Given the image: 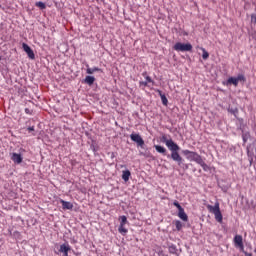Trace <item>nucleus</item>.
I'll return each mask as SVG.
<instances>
[{
	"instance_id": "obj_1",
	"label": "nucleus",
	"mask_w": 256,
	"mask_h": 256,
	"mask_svg": "<svg viewBox=\"0 0 256 256\" xmlns=\"http://www.w3.org/2000/svg\"><path fill=\"white\" fill-rule=\"evenodd\" d=\"M179 151H181V147L174 148L171 151L170 156H168V159H172L174 163H177L178 167L182 169V171H187L189 169V164L185 163V158L181 154H179Z\"/></svg>"
},
{
	"instance_id": "obj_2",
	"label": "nucleus",
	"mask_w": 256,
	"mask_h": 256,
	"mask_svg": "<svg viewBox=\"0 0 256 256\" xmlns=\"http://www.w3.org/2000/svg\"><path fill=\"white\" fill-rule=\"evenodd\" d=\"M172 49L174 51H178L181 53H185V52L193 53V45L189 42L187 43L176 42L172 47Z\"/></svg>"
},
{
	"instance_id": "obj_3",
	"label": "nucleus",
	"mask_w": 256,
	"mask_h": 256,
	"mask_svg": "<svg viewBox=\"0 0 256 256\" xmlns=\"http://www.w3.org/2000/svg\"><path fill=\"white\" fill-rule=\"evenodd\" d=\"M181 153L188 161H194L195 163H198L203 158L199 153L190 150H182Z\"/></svg>"
},
{
	"instance_id": "obj_4",
	"label": "nucleus",
	"mask_w": 256,
	"mask_h": 256,
	"mask_svg": "<svg viewBox=\"0 0 256 256\" xmlns=\"http://www.w3.org/2000/svg\"><path fill=\"white\" fill-rule=\"evenodd\" d=\"M207 208L209 209L210 213H213L215 215V219L216 221H218V223H223V214H221L219 203H215L214 206L208 205Z\"/></svg>"
},
{
	"instance_id": "obj_5",
	"label": "nucleus",
	"mask_w": 256,
	"mask_h": 256,
	"mask_svg": "<svg viewBox=\"0 0 256 256\" xmlns=\"http://www.w3.org/2000/svg\"><path fill=\"white\" fill-rule=\"evenodd\" d=\"M161 143H165L166 147H168L169 151H174V149H177L179 147V145L173 141V139H167L166 135H163L160 138Z\"/></svg>"
},
{
	"instance_id": "obj_6",
	"label": "nucleus",
	"mask_w": 256,
	"mask_h": 256,
	"mask_svg": "<svg viewBox=\"0 0 256 256\" xmlns=\"http://www.w3.org/2000/svg\"><path fill=\"white\" fill-rule=\"evenodd\" d=\"M130 139L134 143H136L137 147H140L142 149H146L147 145H145V140H143V137H141L137 133L130 134Z\"/></svg>"
},
{
	"instance_id": "obj_7",
	"label": "nucleus",
	"mask_w": 256,
	"mask_h": 256,
	"mask_svg": "<svg viewBox=\"0 0 256 256\" xmlns=\"http://www.w3.org/2000/svg\"><path fill=\"white\" fill-rule=\"evenodd\" d=\"M119 221H120V225L118 227V232L121 233L125 237V235H127V233H129V230H127V228H125V225H127V223H129V221L127 220V216H125V215L120 216Z\"/></svg>"
},
{
	"instance_id": "obj_8",
	"label": "nucleus",
	"mask_w": 256,
	"mask_h": 256,
	"mask_svg": "<svg viewBox=\"0 0 256 256\" xmlns=\"http://www.w3.org/2000/svg\"><path fill=\"white\" fill-rule=\"evenodd\" d=\"M239 81L245 82V76L238 75L237 77H230L226 81V85H234V87H237L239 85Z\"/></svg>"
},
{
	"instance_id": "obj_9",
	"label": "nucleus",
	"mask_w": 256,
	"mask_h": 256,
	"mask_svg": "<svg viewBox=\"0 0 256 256\" xmlns=\"http://www.w3.org/2000/svg\"><path fill=\"white\" fill-rule=\"evenodd\" d=\"M234 245L237 247L241 252H245V247L243 246V236L236 235L234 237Z\"/></svg>"
},
{
	"instance_id": "obj_10",
	"label": "nucleus",
	"mask_w": 256,
	"mask_h": 256,
	"mask_svg": "<svg viewBox=\"0 0 256 256\" xmlns=\"http://www.w3.org/2000/svg\"><path fill=\"white\" fill-rule=\"evenodd\" d=\"M22 49H23V51L26 52L29 59H35V52H33V49L31 48V46H29L27 43L23 42Z\"/></svg>"
},
{
	"instance_id": "obj_11",
	"label": "nucleus",
	"mask_w": 256,
	"mask_h": 256,
	"mask_svg": "<svg viewBox=\"0 0 256 256\" xmlns=\"http://www.w3.org/2000/svg\"><path fill=\"white\" fill-rule=\"evenodd\" d=\"M154 149L157 151V153H160V155H163L164 157H171V154L167 151V148L161 145H154Z\"/></svg>"
},
{
	"instance_id": "obj_12",
	"label": "nucleus",
	"mask_w": 256,
	"mask_h": 256,
	"mask_svg": "<svg viewBox=\"0 0 256 256\" xmlns=\"http://www.w3.org/2000/svg\"><path fill=\"white\" fill-rule=\"evenodd\" d=\"M11 155V161L15 163L16 165H21L23 163V155L13 152L10 154Z\"/></svg>"
},
{
	"instance_id": "obj_13",
	"label": "nucleus",
	"mask_w": 256,
	"mask_h": 256,
	"mask_svg": "<svg viewBox=\"0 0 256 256\" xmlns=\"http://www.w3.org/2000/svg\"><path fill=\"white\" fill-rule=\"evenodd\" d=\"M59 253H62V256H69V251H71V246L69 245V242L63 243L60 245Z\"/></svg>"
},
{
	"instance_id": "obj_14",
	"label": "nucleus",
	"mask_w": 256,
	"mask_h": 256,
	"mask_svg": "<svg viewBox=\"0 0 256 256\" xmlns=\"http://www.w3.org/2000/svg\"><path fill=\"white\" fill-rule=\"evenodd\" d=\"M95 76L92 75H87L85 77V79L82 80V83H84L85 85H88L89 87H93V85L95 84Z\"/></svg>"
},
{
	"instance_id": "obj_15",
	"label": "nucleus",
	"mask_w": 256,
	"mask_h": 256,
	"mask_svg": "<svg viewBox=\"0 0 256 256\" xmlns=\"http://www.w3.org/2000/svg\"><path fill=\"white\" fill-rule=\"evenodd\" d=\"M86 73L87 75H93V73H103V69L99 68V67H89V64H86Z\"/></svg>"
},
{
	"instance_id": "obj_16",
	"label": "nucleus",
	"mask_w": 256,
	"mask_h": 256,
	"mask_svg": "<svg viewBox=\"0 0 256 256\" xmlns=\"http://www.w3.org/2000/svg\"><path fill=\"white\" fill-rule=\"evenodd\" d=\"M60 203H61L62 209L64 211H71L73 209V203H71L69 201H65V200L61 199Z\"/></svg>"
},
{
	"instance_id": "obj_17",
	"label": "nucleus",
	"mask_w": 256,
	"mask_h": 256,
	"mask_svg": "<svg viewBox=\"0 0 256 256\" xmlns=\"http://www.w3.org/2000/svg\"><path fill=\"white\" fill-rule=\"evenodd\" d=\"M178 217L179 219H181V221H184V222L189 221V216L187 215V213H185V208L178 210Z\"/></svg>"
},
{
	"instance_id": "obj_18",
	"label": "nucleus",
	"mask_w": 256,
	"mask_h": 256,
	"mask_svg": "<svg viewBox=\"0 0 256 256\" xmlns=\"http://www.w3.org/2000/svg\"><path fill=\"white\" fill-rule=\"evenodd\" d=\"M157 93L160 96L162 105H165V107H167V105H169V100L167 99V96L161 90H157Z\"/></svg>"
},
{
	"instance_id": "obj_19",
	"label": "nucleus",
	"mask_w": 256,
	"mask_h": 256,
	"mask_svg": "<svg viewBox=\"0 0 256 256\" xmlns=\"http://www.w3.org/2000/svg\"><path fill=\"white\" fill-rule=\"evenodd\" d=\"M90 149L91 151H93L94 155H97V151H99V145H97V140L91 141Z\"/></svg>"
},
{
	"instance_id": "obj_20",
	"label": "nucleus",
	"mask_w": 256,
	"mask_h": 256,
	"mask_svg": "<svg viewBox=\"0 0 256 256\" xmlns=\"http://www.w3.org/2000/svg\"><path fill=\"white\" fill-rule=\"evenodd\" d=\"M130 177H131V171L129 169L122 171V179L125 183L129 181Z\"/></svg>"
},
{
	"instance_id": "obj_21",
	"label": "nucleus",
	"mask_w": 256,
	"mask_h": 256,
	"mask_svg": "<svg viewBox=\"0 0 256 256\" xmlns=\"http://www.w3.org/2000/svg\"><path fill=\"white\" fill-rule=\"evenodd\" d=\"M197 165H201L203 171H206V172L211 171V166L207 165V163H205L203 158L197 163Z\"/></svg>"
},
{
	"instance_id": "obj_22",
	"label": "nucleus",
	"mask_w": 256,
	"mask_h": 256,
	"mask_svg": "<svg viewBox=\"0 0 256 256\" xmlns=\"http://www.w3.org/2000/svg\"><path fill=\"white\" fill-rule=\"evenodd\" d=\"M228 113H231V115H234V117L237 119L238 115H239V110L237 109V107H228Z\"/></svg>"
},
{
	"instance_id": "obj_23",
	"label": "nucleus",
	"mask_w": 256,
	"mask_h": 256,
	"mask_svg": "<svg viewBox=\"0 0 256 256\" xmlns=\"http://www.w3.org/2000/svg\"><path fill=\"white\" fill-rule=\"evenodd\" d=\"M168 251L169 253H171V255H177V246L175 244H171L169 247H168Z\"/></svg>"
},
{
	"instance_id": "obj_24",
	"label": "nucleus",
	"mask_w": 256,
	"mask_h": 256,
	"mask_svg": "<svg viewBox=\"0 0 256 256\" xmlns=\"http://www.w3.org/2000/svg\"><path fill=\"white\" fill-rule=\"evenodd\" d=\"M35 7H38L43 11V9H47V4H45L43 1H38L35 3Z\"/></svg>"
},
{
	"instance_id": "obj_25",
	"label": "nucleus",
	"mask_w": 256,
	"mask_h": 256,
	"mask_svg": "<svg viewBox=\"0 0 256 256\" xmlns=\"http://www.w3.org/2000/svg\"><path fill=\"white\" fill-rule=\"evenodd\" d=\"M202 51V59L204 61H207V59H209V52H207V50L205 48H200Z\"/></svg>"
},
{
	"instance_id": "obj_26",
	"label": "nucleus",
	"mask_w": 256,
	"mask_h": 256,
	"mask_svg": "<svg viewBox=\"0 0 256 256\" xmlns=\"http://www.w3.org/2000/svg\"><path fill=\"white\" fill-rule=\"evenodd\" d=\"M174 223L176 226V231H181L183 229V223L180 220H175Z\"/></svg>"
},
{
	"instance_id": "obj_27",
	"label": "nucleus",
	"mask_w": 256,
	"mask_h": 256,
	"mask_svg": "<svg viewBox=\"0 0 256 256\" xmlns=\"http://www.w3.org/2000/svg\"><path fill=\"white\" fill-rule=\"evenodd\" d=\"M173 205L178 209V211H181L183 209V206H181V204L177 200L173 202Z\"/></svg>"
},
{
	"instance_id": "obj_28",
	"label": "nucleus",
	"mask_w": 256,
	"mask_h": 256,
	"mask_svg": "<svg viewBox=\"0 0 256 256\" xmlns=\"http://www.w3.org/2000/svg\"><path fill=\"white\" fill-rule=\"evenodd\" d=\"M139 155H140L141 157H149V152H147V151H145V152L139 151Z\"/></svg>"
},
{
	"instance_id": "obj_29",
	"label": "nucleus",
	"mask_w": 256,
	"mask_h": 256,
	"mask_svg": "<svg viewBox=\"0 0 256 256\" xmlns=\"http://www.w3.org/2000/svg\"><path fill=\"white\" fill-rule=\"evenodd\" d=\"M25 113L26 115H33V110L29 109V108H25Z\"/></svg>"
},
{
	"instance_id": "obj_30",
	"label": "nucleus",
	"mask_w": 256,
	"mask_h": 256,
	"mask_svg": "<svg viewBox=\"0 0 256 256\" xmlns=\"http://www.w3.org/2000/svg\"><path fill=\"white\" fill-rule=\"evenodd\" d=\"M108 155H110L111 159H115L117 157V153L115 152H108Z\"/></svg>"
},
{
	"instance_id": "obj_31",
	"label": "nucleus",
	"mask_w": 256,
	"mask_h": 256,
	"mask_svg": "<svg viewBox=\"0 0 256 256\" xmlns=\"http://www.w3.org/2000/svg\"><path fill=\"white\" fill-rule=\"evenodd\" d=\"M139 85H140V87H147L148 82L147 81H140Z\"/></svg>"
},
{
	"instance_id": "obj_32",
	"label": "nucleus",
	"mask_w": 256,
	"mask_h": 256,
	"mask_svg": "<svg viewBox=\"0 0 256 256\" xmlns=\"http://www.w3.org/2000/svg\"><path fill=\"white\" fill-rule=\"evenodd\" d=\"M85 135H86V137H88V139H89L90 141H93V140H94V139H93V136L91 135V133L85 132Z\"/></svg>"
},
{
	"instance_id": "obj_33",
	"label": "nucleus",
	"mask_w": 256,
	"mask_h": 256,
	"mask_svg": "<svg viewBox=\"0 0 256 256\" xmlns=\"http://www.w3.org/2000/svg\"><path fill=\"white\" fill-rule=\"evenodd\" d=\"M27 131H29V133H33V131H35V126H29Z\"/></svg>"
},
{
	"instance_id": "obj_34",
	"label": "nucleus",
	"mask_w": 256,
	"mask_h": 256,
	"mask_svg": "<svg viewBox=\"0 0 256 256\" xmlns=\"http://www.w3.org/2000/svg\"><path fill=\"white\" fill-rule=\"evenodd\" d=\"M146 82H147V83H155V82L153 81V79H151L150 76H146Z\"/></svg>"
},
{
	"instance_id": "obj_35",
	"label": "nucleus",
	"mask_w": 256,
	"mask_h": 256,
	"mask_svg": "<svg viewBox=\"0 0 256 256\" xmlns=\"http://www.w3.org/2000/svg\"><path fill=\"white\" fill-rule=\"evenodd\" d=\"M13 235L14 237H17V238L21 237V233L19 231H14Z\"/></svg>"
},
{
	"instance_id": "obj_36",
	"label": "nucleus",
	"mask_w": 256,
	"mask_h": 256,
	"mask_svg": "<svg viewBox=\"0 0 256 256\" xmlns=\"http://www.w3.org/2000/svg\"><path fill=\"white\" fill-rule=\"evenodd\" d=\"M70 243H72V244L77 243V240L75 239V237H73V238L70 239Z\"/></svg>"
},
{
	"instance_id": "obj_37",
	"label": "nucleus",
	"mask_w": 256,
	"mask_h": 256,
	"mask_svg": "<svg viewBox=\"0 0 256 256\" xmlns=\"http://www.w3.org/2000/svg\"><path fill=\"white\" fill-rule=\"evenodd\" d=\"M242 253H244L245 256H253L252 253L246 252L245 250H244V252H242Z\"/></svg>"
},
{
	"instance_id": "obj_38",
	"label": "nucleus",
	"mask_w": 256,
	"mask_h": 256,
	"mask_svg": "<svg viewBox=\"0 0 256 256\" xmlns=\"http://www.w3.org/2000/svg\"><path fill=\"white\" fill-rule=\"evenodd\" d=\"M244 143H247V135L242 136Z\"/></svg>"
},
{
	"instance_id": "obj_39",
	"label": "nucleus",
	"mask_w": 256,
	"mask_h": 256,
	"mask_svg": "<svg viewBox=\"0 0 256 256\" xmlns=\"http://www.w3.org/2000/svg\"><path fill=\"white\" fill-rule=\"evenodd\" d=\"M247 155L248 157H251V152L249 151V148H247Z\"/></svg>"
},
{
	"instance_id": "obj_40",
	"label": "nucleus",
	"mask_w": 256,
	"mask_h": 256,
	"mask_svg": "<svg viewBox=\"0 0 256 256\" xmlns=\"http://www.w3.org/2000/svg\"><path fill=\"white\" fill-rule=\"evenodd\" d=\"M222 85H225V81H222Z\"/></svg>"
},
{
	"instance_id": "obj_41",
	"label": "nucleus",
	"mask_w": 256,
	"mask_h": 256,
	"mask_svg": "<svg viewBox=\"0 0 256 256\" xmlns=\"http://www.w3.org/2000/svg\"><path fill=\"white\" fill-rule=\"evenodd\" d=\"M121 167H125L124 165H121Z\"/></svg>"
},
{
	"instance_id": "obj_42",
	"label": "nucleus",
	"mask_w": 256,
	"mask_h": 256,
	"mask_svg": "<svg viewBox=\"0 0 256 256\" xmlns=\"http://www.w3.org/2000/svg\"><path fill=\"white\" fill-rule=\"evenodd\" d=\"M1 59H2V58H1V56H0V61H1Z\"/></svg>"
},
{
	"instance_id": "obj_43",
	"label": "nucleus",
	"mask_w": 256,
	"mask_h": 256,
	"mask_svg": "<svg viewBox=\"0 0 256 256\" xmlns=\"http://www.w3.org/2000/svg\"><path fill=\"white\" fill-rule=\"evenodd\" d=\"M199 173H201V170H199Z\"/></svg>"
}]
</instances>
